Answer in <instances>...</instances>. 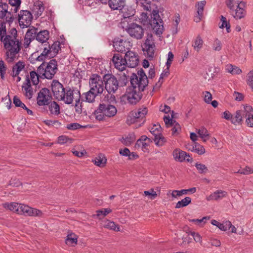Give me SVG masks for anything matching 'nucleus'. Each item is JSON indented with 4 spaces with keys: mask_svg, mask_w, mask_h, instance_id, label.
<instances>
[{
    "mask_svg": "<svg viewBox=\"0 0 253 253\" xmlns=\"http://www.w3.org/2000/svg\"><path fill=\"white\" fill-rule=\"evenodd\" d=\"M0 40L3 44L7 57L13 60L20 52L22 45L16 29L12 28L7 32L5 23L0 22Z\"/></svg>",
    "mask_w": 253,
    "mask_h": 253,
    "instance_id": "nucleus-1",
    "label": "nucleus"
},
{
    "mask_svg": "<svg viewBox=\"0 0 253 253\" xmlns=\"http://www.w3.org/2000/svg\"><path fill=\"white\" fill-rule=\"evenodd\" d=\"M149 80H130L131 85L126 93L120 97V103L125 105L128 103L132 105L137 104L142 99V91L148 85Z\"/></svg>",
    "mask_w": 253,
    "mask_h": 253,
    "instance_id": "nucleus-2",
    "label": "nucleus"
},
{
    "mask_svg": "<svg viewBox=\"0 0 253 253\" xmlns=\"http://www.w3.org/2000/svg\"><path fill=\"white\" fill-rule=\"evenodd\" d=\"M117 112V110L114 105L106 102V100H103L99 104L97 109L94 111L93 114L96 120L102 121L104 119L105 117H112L114 116Z\"/></svg>",
    "mask_w": 253,
    "mask_h": 253,
    "instance_id": "nucleus-3",
    "label": "nucleus"
},
{
    "mask_svg": "<svg viewBox=\"0 0 253 253\" xmlns=\"http://www.w3.org/2000/svg\"><path fill=\"white\" fill-rule=\"evenodd\" d=\"M226 4L230 9V12L236 19H241L245 15V2L235 0H226Z\"/></svg>",
    "mask_w": 253,
    "mask_h": 253,
    "instance_id": "nucleus-4",
    "label": "nucleus"
},
{
    "mask_svg": "<svg viewBox=\"0 0 253 253\" xmlns=\"http://www.w3.org/2000/svg\"><path fill=\"white\" fill-rule=\"evenodd\" d=\"M148 113L147 107H143L137 110H133L129 113L127 119V123L130 125L140 123L139 126H141L145 122V116Z\"/></svg>",
    "mask_w": 253,
    "mask_h": 253,
    "instance_id": "nucleus-5",
    "label": "nucleus"
},
{
    "mask_svg": "<svg viewBox=\"0 0 253 253\" xmlns=\"http://www.w3.org/2000/svg\"><path fill=\"white\" fill-rule=\"evenodd\" d=\"M44 66V64L43 62L39 67L40 74H42V79L44 78L52 79L57 71V61L55 59H52L49 61L45 68Z\"/></svg>",
    "mask_w": 253,
    "mask_h": 253,
    "instance_id": "nucleus-6",
    "label": "nucleus"
},
{
    "mask_svg": "<svg viewBox=\"0 0 253 253\" xmlns=\"http://www.w3.org/2000/svg\"><path fill=\"white\" fill-rule=\"evenodd\" d=\"M150 24L154 32L157 35L160 36L162 34L164 30V23L162 19L160 18L158 11L153 10Z\"/></svg>",
    "mask_w": 253,
    "mask_h": 253,
    "instance_id": "nucleus-7",
    "label": "nucleus"
},
{
    "mask_svg": "<svg viewBox=\"0 0 253 253\" xmlns=\"http://www.w3.org/2000/svg\"><path fill=\"white\" fill-rule=\"evenodd\" d=\"M122 28L125 29L129 36L137 40L142 38L144 35V29L142 27L136 23H132L126 26L122 25Z\"/></svg>",
    "mask_w": 253,
    "mask_h": 253,
    "instance_id": "nucleus-8",
    "label": "nucleus"
},
{
    "mask_svg": "<svg viewBox=\"0 0 253 253\" xmlns=\"http://www.w3.org/2000/svg\"><path fill=\"white\" fill-rule=\"evenodd\" d=\"M39 48L41 50H42V52L39 54V50L36 52L32 54L31 56V59H35L36 61L43 62L47 58H52L50 53L49 49V44L44 43V44L41 45V46L39 45Z\"/></svg>",
    "mask_w": 253,
    "mask_h": 253,
    "instance_id": "nucleus-9",
    "label": "nucleus"
},
{
    "mask_svg": "<svg viewBox=\"0 0 253 253\" xmlns=\"http://www.w3.org/2000/svg\"><path fill=\"white\" fill-rule=\"evenodd\" d=\"M155 49V44L152 35H148L142 47L144 54L147 58L152 59L154 57Z\"/></svg>",
    "mask_w": 253,
    "mask_h": 253,
    "instance_id": "nucleus-10",
    "label": "nucleus"
},
{
    "mask_svg": "<svg viewBox=\"0 0 253 253\" xmlns=\"http://www.w3.org/2000/svg\"><path fill=\"white\" fill-rule=\"evenodd\" d=\"M33 15L28 10H21L18 14V21L19 26L23 29L29 27L33 20Z\"/></svg>",
    "mask_w": 253,
    "mask_h": 253,
    "instance_id": "nucleus-11",
    "label": "nucleus"
},
{
    "mask_svg": "<svg viewBox=\"0 0 253 253\" xmlns=\"http://www.w3.org/2000/svg\"><path fill=\"white\" fill-rule=\"evenodd\" d=\"M52 98L50 90L46 88H42L38 93L37 98V104L39 106L49 105Z\"/></svg>",
    "mask_w": 253,
    "mask_h": 253,
    "instance_id": "nucleus-12",
    "label": "nucleus"
},
{
    "mask_svg": "<svg viewBox=\"0 0 253 253\" xmlns=\"http://www.w3.org/2000/svg\"><path fill=\"white\" fill-rule=\"evenodd\" d=\"M150 131L155 136L154 141L157 146H162L164 145L166 139L162 134V127L160 125H154Z\"/></svg>",
    "mask_w": 253,
    "mask_h": 253,
    "instance_id": "nucleus-13",
    "label": "nucleus"
},
{
    "mask_svg": "<svg viewBox=\"0 0 253 253\" xmlns=\"http://www.w3.org/2000/svg\"><path fill=\"white\" fill-rule=\"evenodd\" d=\"M52 91L56 99H64L65 96V89L58 80H53L51 84Z\"/></svg>",
    "mask_w": 253,
    "mask_h": 253,
    "instance_id": "nucleus-14",
    "label": "nucleus"
},
{
    "mask_svg": "<svg viewBox=\"0 0 253 253\" xmlns=\"http://www.w3.org/2000/svg\"><path fill=\"white\" fill-rule=\"evenodd\" d=\"M113 46L117 51L126 53L130 50L131 44L129 41L118 38L115 39Z\"/></svg>",
    "mask_w": 253,
    "mask_h": 253,
    "instance_id": "nucleus-15",
    "label": "nucleus"
},
{
    "mask_svg": "<svg viewBox=\"0 0 253 253\" xmlns=\"http://www.w3.org/2000/svg\"><path fill=\"white\" fill-rule=\"evenodd\" d=\"M126 61V66L130 68H135L139 63V57L138 54L132 51H127L125 55Z\"/></svg>",
    "mask_w": 253,
    "mask_h": 253,
    "instance_id": "nucleus-16",
    "label": "nucleus"
},
{
    "mask_svg": "<svg viewBox=\"0 0 253 253\" xmlns=\"http://www.w3.org/2000/svg\"><path fill=\"white\" fill-rule=\"evenodd\" d=\"M172 156L176 161L182 162L186 161L187 162H192L193 159L186 152L179 149H175L172 152Z\"/></svg>",
    "mask_w": 253,
    "mask_h": 253,
    "instance_id": "nucleus-17",
    "label": "nucleus"
},
{
    "mask_svg": "<svg viewBox=\"0 0 253 253\" xmlns=\"http://www.w3.org/2000/svg\"><path fill=\"white\" fill-rule=\"evenodd\" d=\"M121 10L123 17L121 22V26H122V25H125L126 22H127V19H130L134 15L135 10L131 6L125 5Z\"/></svg>",
    "mask_w": 253,
    "mask_h": 253,
    "instance_id": "nucleus-18",
    "label": "nucleus"
},
{
    "mask_svg": "<svg viewBox=\"0 0 253 253\" xmlns=\"http://www.w3.org/2000/svg\"><path fill=\"white\" fill-rule=\"evenodd\" d=\"M112 60L116 68L120 71L125 69L126 66V61L120 54H114Z\"/></svg>",
    "mask_w": 253,
    "mask_h": 253,
    "instance_id": "nucleus-19",
    "label": "nucleus"
},
{
    "mask_svg": "<svg viewBox=\"0 0 253 253\" xmlns=\"http://www.w3.org/2000/svg\"><path fill=\"white\" fill-rule=\"evenodd\" d=\"M8 7L6 3H0V19L6 17V21L8 23H11L13 21V18L11 16V12L8 11Z\"/></svg>",
    "mask_w": 253,
    "mask_h": 253,
    "instance_id": "nucleus-20",
    "label": "nucleus"
},
{
    "mask_svg": "<svg viewBox=\"0 0 253 253\" xmlns=\"http://www.w3.org/2000/svg\"><path fill=\"white\" fill-rule=\"evenodd\" d=\"M103 80H91L89 82L90 89L98 95L102 93L104 90Z\"/></svg>",
    "mask_w": 253,
    "mask_h": 253,
    "instance_id": "nucleus-21",
    "label": "nucleus"
},
{
    "mask_svg": "<svg viewBox=\"0 0 253 253\" xmlns=\"http://www.w3.org/2000/svg\"><path fill=\"white\" fill-rule=\"evenodd\" d=\"M49 39V31L46 30L41 31L37 33L36 40L41 43V45L44 43H49L47 42Z\"/></svg>",
    "mask_w": 253,
    "mask_h": 253,
    "instance_id": "nucleus-22",
    "label": "nucleus"
},
{
    "mask_svg": "<svg viewBox=\"0 0 253 253\" xmlns=\"http://www.w3.org/2000/svg\"><path fill=\"white\" fill-rule=\"evenodd\" d=\"M105 84V88L108 92L110 94L114 93L118 89L117 82L118 80H103Z\"/></svg>",
    "mask_w": 253,
    "mask_h": 253,
    "instance_id": "nucleus-23",
    "label": "nucleus"
},
{
    "mask_svg": "<svg viewBox=\"0 0 253 253\" xmlns=\"http://www.w3.org/2000/svg\"><path fill=\"white\" fill-rule=\"evenodd\" d=\"M206 4V1L205 0H202L198 2L196 4V7H197V15L194 19V21L196 22H199L201 20L202 17L203 15L204 8Z\"/></svg>",
    "mask_w": 253,
    "mask_h": 253,
    "instance_id": "nucleus-24",
    "label": "nucleus"
},
{
    "mask_svg": "<svg viewBox=\"0 0 253 253\" xmlns=\"http://www.w3.org/2000/svg\"><path fill=\"white\" fill-rule=\"evenodd\" d=\"M227 195V192L221 190H218L211 194L208 197L207 200H215L217 201L219 199H221L224 197H225Z\"/></svg>",
    "mask_w": 253,
    "mask_h": 253,
    "instance_id": "nucleus-25",
    "label": "nucleus"
},
{
    "mask_svg": "<svg viewBox=\"0 0 253 253\" xmlns=\"http://www.w3.org/2000/svg\"><path fill=\"white\" fill-rule=\"evenodd\" d=\"M108 4L113 10H121L125 4V0H108Z\"/></svg>",
    "mask_w": 253,
    "mask_h": 253,
    "instance_id": "nucleus-26",
    "label": "nucleus"
},
{
    "mask_svg": "<svg viewBox=\"0 0 253 253\" xmlns=\"http://www.w3.org/2000/svg\"><path fill=\"white\" fill-rule=\"evenodd\" d=\"M211 223L218 227L221 230L224 231L229 230L232 225V223L230 221H226L223 223H220L214 219H212L211 221Z\"/></svg>",
    "mask_w": 253,
    "mask_h": 253,
    "instance_id": "nucleus-27",
    "label": "nucleus"
},
{
    "mask_svg": "<svg viewBox=\"0 0 253 253\" xmlns=\"http://www.w3.org/2000/svg\"><path fill=\"white\" fill-rule=\"evenodd\" d=\"M25 66L24 63L22 61H18L12 67V71L11 73L13 78H16L19 74L20 72Z\"/></svg>",
    "mask_w": 253,
    "mask_h": 253,
    "instance_id": "nucleus-28",
    "label": "nucleus"
},
{
    "mask_svg": "<svg viewBox=\"0 0 253 253\" xmlns=\"http://www.w3.org/2000/svg\"><path fill=\"white\" fill-rule=\"evenodd\" d=\"M21 205V204L18 203H11L10 204L6 203L3 204V207L5 209L19 214Z\"/></svg>",
    "mask_w": 253,
    "mask_h": 253,
    "instance_id": "nucleus-29",
    "label": "nucleus"
},
{
    "mask_svg": "<svg viewBox=\"0 0 253 253\" xmlns=\"http://www.w3.org/2000/svg\"><path fill=\"white\" fill-rule=\"evenodd\" d=\"M22 88L24 89L25 96L29 99L31 98L33 94V91L31 86V80H26V82L22 85Z\"/></svg>",
    "mask_w": 253,
    "mask_h": 253,
    "instance_id": "nucleus-30",
    "label": "nucleus"
},
{
    "mask_svg": "<svg viewBox=\"0 0 253 253\" xmlns=\"http://www.w3.org/2000/svg\"><path fill=\"white\" fill-rule=\"evenodd\" d=\"M116 79V78L112 74L109 73L93 74L89 79Z\"/></svg>",
    "mask_w": 253,
    "mask_h": 253,
    "instance_id": "nucleus-31",
    "label": "nucleus"
},
{
    "mask_svg": "<svg viewBox=\"0 0 253 253\" xmlns=\"http://www.w3.org/2000/svg\"><path fill=\"white\" fill-rule=\"evenodd\" d=\"M44 9L43 4L42 2H40L34 4L33 12L36 16L39 17L42 14Z\"/></svg>",
    "mask_w": 253,
    "mask_h": 253,
    "instance_id": "nucleus-32",
    "label": "nucleus"
},
{
    "mask_svg": "<svg viewBox=\"0 0 253 253\" xmlns=\"http://www.w3.org/2000/svg\"><path fill=\"white\" fill-rule=\"evenodd\" d=\"M106 161L107 159L102 154H99L97 157H95L94 159L92 160L94 165L100 168L103 167L105 165Z\"/></svg>",
    "mask_w": 253,
    "mask_h": 253,
    "instance_id": "nucleus-33",
    "label": "nucleus"
},
{
    "mask_svg": "<svg viewBox=\"0 0 253 253\" xmlns=\"http://www.w3.org/2000/svg\"><path fill=\"white\" fill-rule=\"evenodd\" d=\"M48 105L49 111L51 114L58 115L60 114V107L56 102L51 101Z\"/></svg>",
    "mask_w": 253,
    "mask_h": 253,
    "instance_id": "nucleus-34",
    "label": "nucleus"
},
{
    "mask_svg": "<svg viewBox=\"0 0 253 253\" xmlns=\"http://www.w3.org/2000/svg\"><path fill=\"white\" fill-rule=\"evenodd\" d=\"M203 43L204 42L202 38L200 36H198L194 40L192 44V47L195 50L198 52L203 47Z\"/></svg>",
    "mask_w": 253,
    "mask_h": 253,
    "instance_id": "nucleus-35",
    "label": "nucleus"
},
{
    "mask_svg": "<svg viewBox=\"0 0 253 253\" xmlns=\"http://www.w3.org/2000/svg\"><path fill=\"white\" fill-rule=\"evenodd\" d=\"M84 99H83V101H85L88 103L93 102L95 100V97L97 95L96 93H94V92L91 90L84 93Z\"/></svg>",
    "mask_w": 253,
    "mask_h": 253,
    "instance_id": "nucleus-36",
    "label": "nucleus"
},
{
    "mask_svg": "<svg viewBox=\"0 0 253 253\" xmlns=\"http://www.w3.org/2000/svg\"><path fill=\"white\" fill-rule=\"evenodd\" d=\"M65 102L66 104H70L73 101V90L70 88L65 92V96L64 99H60Z\"/></svg>",
    "mask_w": 253,
    "mask_h": 253,
    "instance_id": "nucleus-37",
    "label": "nucleus"
},
{
    "mask_svg": "<svg viewBox=\"0 0 253 253\" xmlns=\"http://www.w3.org/2000/svg\"><path fill=\"white\" fill-rule=\"evenodd\" d=\"M135 138L133 134H129L126 138L122 137L120 140L126 146H129L135 140Z\"/></svg>",
    "mask_w": 253,
    "mask_h": 253,
    "instance_id": "nucleus-38",
    "label": "nucleus"
},
{
    "mask_svg": "<svg viewBox=\"0 0 253 253\" xmlns=\"http://www.w3.org/2000/svg\"><path fill=\"white\" fill-rule=\"evenodd\" d=\"M242 112L241 110H237L234 117L232 115V123L234 125H241L243 120L242 119Z\"/></svg>",
    "mask_w": 253,
    "mask_h": 253,
    "instance_id": "nucleus-39",
    "label": "nucleus"
},
{
    "mask_svg": "<svg viewBox=\"0 0 253 253\" xmlns=\"http://www.w3.org/2000/svg\"><path fill=\"white\" fill-rule=\"evenodd\" d=\"M152 3L149 0H142L139 2L138 5L142 7L144 10L150 12L152 9Z\"/></svg>",
    "mask_w": 253,
    "mask_h": 253,
    "instance_id": "nucleus-40",
    "label": "nucleus"
},
{
    "mask_svg": "<svg viewBox=\"0 0 253 253\" xmlns=\"http://www.w3.org/2000/svg\"><path fill=\"white\" fill-rule=\"evenodd\" d=\"M49 49L52 58L58 53L60 49V43L58 42H54L51 45L49 44Z\"/></svg>",
    "mask_w": 253,
    "mask_h": 253,
    "instance_id": "nucleus-41",
    "label": "nucleus"
},
{
    "mask_svg": "<svg viewBox=\"0 0 253 253\" xmlns=\"http://www.w3.org/2000/svg\"><path fill=\"white\" fill-rule=\"evenodd\" d=\"M112 212V210L109 208L102 209L96 211V214L93 215V217L97 216L99 219H102L107 214Z\"/></svg>",
    "mask_w": 253,
    "mask_h": 253,
    "instance_id": "nucleus-42",
    "label": "nucleus"
},
{
    "mask_svg": "<svg viewBox=\"0 0 253 253\" xmlns=\"http://www.w3.org/2000/svg\"><path fill=\"white\" fill-rule=\"evenodd\" d=\"M88 72V71H83L81 69H77L72 72L71 74L73 75L72 77L75 79H82L85 74H87Z\"/></svg>",
    "mask_w": 253,
    "mask_h": 253,
    "instance_id": "nucleus-43",
    "label": "nucleus"
},
{
    "mask_svg": "<svg viewBox=\"0 0 253 253\" xmlns=\"http://www.w3.org/2000/svg\"><path fill=\"white\" fill-rule=\"evenodd\" d=\"M192 151H194L199 155H202L205 153V149L204 146L198 143L195 142L192 148L190 149Z\"/></svg>",
    "mask_w": 253,
    "mask_h": 253,
    "instance_id": "nucleus-44",
    "label": "nucleus"
},
{
    "mask_svg": "<svg viewBox=\"0 0 253 253\" xmlns=\"http://www.w3.org/2000/svg\"><path fill=\"white\" fill-rule=\"evenodd\" d=\"M191 203V199L187 197L181 200L180 201H178L175 206V208L179 209L182 207H184L188 205L189 204Z\"/></svg>",
    "mask_w": 253,
    "mask_h": 253,
    "instance_id": "nucleus-45",
    "label": "nucleus"
},
{
    "mask_svg": "<svg viewBox=\"0 0 253 253\" xmlns=\"http://www.w3.org/2000/svg\"><path fill=\"white\" fill-rule=\"evenodd\" d=\"M37 31L38 29L34 27L30 28L28 29L25 36L32 40H34L35 39H36V36L38 33Z\"/></svg>",
    "mask_w": 253,
    "mask_h": 253,
    "instance_id": "nucleus-46",
    "label": "nucleus"
},
{
    "mask_svg": "<svg viewBox=\"0 0 253 253\" xmlns=\"http://www.w3.org/2000/svg\"><path fill=\"white\" fill-rule=\"evenodd\" d=\"M104 227L115 231H120L119 225L116 224L114 222L107 220L104 225Z\"/></svg>",
    "mask_w": 253,
    "mask_h": 253,
    "instance_id": "nucleus-47",
    "label": "nucleus"
},
{
    "mask_svg": "<svg viewBox=\"0 0 253 253\" xmlns=\"http://www.w3.org/2000/svg\"><path fill=\"white\" fill-rule=\"evenodd\" d=\"M210 216H204L202 219H189V221L191 222L194 223L196 225L200 226H203L205 224L207 220L210 219Z\"/></svg>",
    "mask_w": 253,
    "mask_h": 253,
    "instance_id": "nucleus-48",
    "label": "nucleus"
},
{
    "mask_svg": "<svg viewBox=\"0 0 253 253\" xmlns=\"http://www.w3.org/2000/svg\"><path fill=\"white\" fill-rule=\"evenodd\" d=\"M197 132L204 142H206L209 139V133L206 128L202 127L198 130Z\"/></svg>",
    "mask_w": 253,
    "mask_h": 253,
    "instance_id": "nucleus-49",
    "label": "nucleus"
},
{
    "mask_svg": "<svg viewBox=\"0 0 253 253\" xmlns=\"http://www.w3.org/2000/svg\"><path fill=\"white\" fill-rule=\"evenodd\" d=\"M32 207L27 205L21 204L20 208L19 214L24 215L25 216H29Z\"/></svg>",
    "mask_w": 253,
    "mask_h": 253,
    "instance_id": "nucleus-50",
    "label": "nucleus"
},
{
    "mask_svg": "<svg viewBox=\"0 0 253 253\" xmlns=\"http://www.w3.org/2000/svg\"><path fill=\"white\" fill-rule=\"evenodd\" d=\"M21 3V0H9V3L13 7L11 10L14 13L19 10Z\"/></svg>",
    "mask_w": 253,
    "mask_h": 253,
    "instance_id": "nucleus-51",
    "label": "nucleus"
},
{
    "mask_svg": "<svg viewBox=\"0 0 253 253\" xmlns=\"http://www.w3.org/2000/svg\"><path fill=\"white\" fill-rule=\"evenodd\" d=\"M195 166L198 170V172L200 174H205L208 171V168L206 165L201 163H196Z\"/></svg>",
    "mask_w": 253,
    "mask_h": 253,
    "instance_id": "nucleus-52",
    "label": "nucleus"
},
{
    "mask_svg": "<svg viewBox=\"0 0 253 253\" xmlns=\"http://www.w3.org/2000/svg\"><path fill=\"white\" fill-rule=\"evenodd\" d=\"M196 191V187H192L189 188L188 189H182L181 190H174V192L177 193V195L178 196H180L183 194H187L188 192H190L191 193H194Z\"/></svg>",
    "mask_w": 253,
    "mask_h": 253,
    "instance_id": "nucleus-53",
    "label": "nucleus"
},
{
    "mask_svg": "<svg viewBox=\"0 0 253 253\" xmlns=\"http://www.w3.org/2000/svg\"><path fill=\"white\" fill-rule=\"evenodd\" d=\"M43 215V213L38 209L32 208L29 216L34 217H42Z\"/></svg>",
    "mask_w": 253,
    "mask_h": 253,
    "instance_id": "nucleus-54",
    "label": "nucleus"
},
{
    "mask_svg": "<svg viewBox=\"0 0 253 253\" xmlns=\"http://www.w3.org/2000/svg\"><path fill=\"white\" fill-rule=\"evenodd\" d=\"M17 79H29V72L27 69L24 67L20 72L19 75L16 77Z\"/></svg>",
    "mask_w": 253,
    "mask_h": 253,
    "instance_id": "nucleus-55",
    "label": "nucleus"
},
{
    "mask_svg": "<svg viewBox=\"0 0 253 253\" xmlns=\"http://www.w3.org/2000/svg\"><path fill=\"white\" fill-rule=\"evenodd\" d=\"M163 119L167 127L172 126V125H174V124H176L178 127H179V124L176 121L170 119L169 116H165Z\"/></svg>",
    "mask_w": 253,
    "mask_h": 253,
    "instance_id": "nucleus-56",
    "label": "nucleus"
},
{
    "mask_svg": "<svg viewBox=\"0 0 253 253\" xmlns=\"http://www.w3.org/2000/svg\"><path fill=\"white\" fill-rule=\"evenodd\" d=\"M213 50L216 51H220L222 48V43L218 39H216L214 40L212 45Z\"/></svg>",
    "mask_w": 253,
    "mask_h": 253,
    "instance_id": "nucleus-57",
    "label": "nucleus"
},
{
    "mask_svg": "<svg viewBox=\"0 0 253 253\" xmlns=\"http://www.w3.org/2000/svg\"><path fill=\"white\" fill-rule=\"evenodd\" d=\"M221 21L222 22V24L219 27L220 28L225 27L227 33H229L230 32V26L229 23L227 22L226 18L225 17L221 16Z\"/></svg>",
    "mask_w": 253,
    "mask_h": 253,
    "instance_id": "nucleus-58",
    "label": "nucleus"
},
{
    "mask_svg": "<svg viewBox=\"0 0 253 253\" xmlns=\"http://www.w3.org/2000/svg\"><path fill=\"white\" fill-rule=\"evenodd\" d=\"M237 173L241 174L248 175L249 174L253 173V169L251 168L249 166H246L245 168L242 169H239L236 172Z\"/></svg>",
    "mask_w": 253,
    "mask_h": 253,
    "instance_id": "nucleus-59",
    "label": "nucleus"
},
{
    "mask_svg": "<svg viewBox=\"0 0 253 253\" xmlns=\"http://www.w3.org/2000/svg\"><path fill=\"white\" fill-rule=\"evenodd\" d=\"M188 235L190 234L194 238V240L196 242H198L200 243H202V237L201 235L198 233H196L195 232L190 231L189 232H187Z\"/></svg>",
    "mask_w": 253,
    "mask_h": 253,
    "instance_id": "nucleus-60",
    "label": "nucleus"
},
{
    "mask_svg": "<svg viewBox=\"0 0 253 253\" xmlns=\"http://www.w3.org/2000/svg\"><path fill=\"white\" fill-rule=\"evenodd\" d=\"M104 100H106V102L109 103L110 104L115 103L116 102L115 95L111 94V93L106 95Z\"/></svg>",
    "mask_w": 253,
    "mask_h": 253,
    "instance_id": "nucleus-61",
    "label": "nucleus"
},
{
    "mask_svg": "<svg viewBox=\"0 0 253 253\" xmlns=\"http://www.w3.org/2000/svg\"><path fill=\"white\" fill-rule=\"evenodd\" d=\"M30 75V79H35L37 78V79H39L40 78L42 79V74H40L39 71V68H38L37 71H31L29 73V76Z\"/></svg>",
    "mask_w": 253,
    "mask_h": 253,
    "instance_id": "nucleus-62",
    "label": "nucleus"
},
{
    "mask_svg": "<svg viewBox=\"0 0 253 253\" xmlns=\"http://www.w3.org/2000/svg\"><path fill=\"white\" fill-rule=\"evenodd\" d=\"M6 67L4 62L2 60L0 61V75L2 79L4 78V74L6 73Z\"/></svg>",
    "mask_w": 253,
    "mask_h": 253,
    "instance_id": "nucleus-63",
    "label": "nucleus"
},
{
    "mask_svg": "<svg viewBox=\"0 0 253 253\" xmlns=\"http://www.w3.org/2000/svg\"><path fill=\"white\" fill-rule=\"evenodd\" d=\"M82 127V126H81L80 124L75 123L68 124L67 125L66 128L69 130H76Z\"/></svg>",
    "mask_w": 253,
    "mask_h": 253,
    "instance_id": "nucleus-64",
    "label": "nucleus"
}]
</instances>
